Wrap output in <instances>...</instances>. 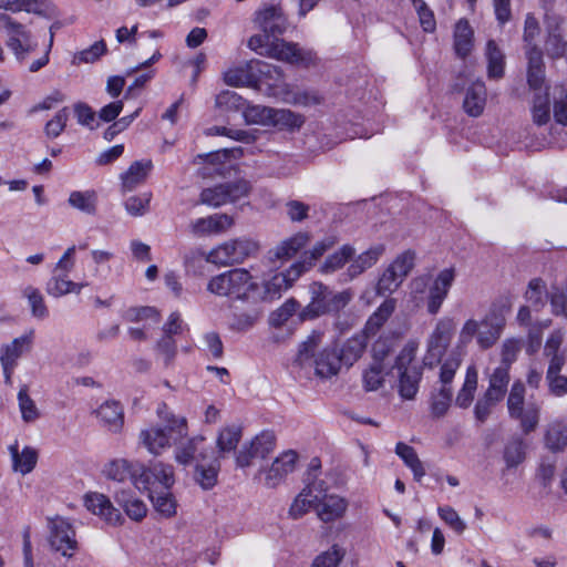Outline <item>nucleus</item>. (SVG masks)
<instances>
[{
  "label": "nucleus",
  "mask_w": 567,
  "mask_h": 567,
  "mask_svg": "<svg viewBox=\"0 0 567 567\" xmlns=\"http://www.w3.org/2000/svg\"><path fill=\"white\" fill-rule=\"evenodd\" d=\"M385 246L383 244H377L371 246L355 258L351 259V264L348 267L349 277L355 278L363 274L367 269L374 266L383 256Z\"/></svg>",
  "instance_id": "nucleus-35"
},
{
  "label": "nucleus",
  "mask_w": 567,
  "mask_h": 567,
  "mask_svg": "<svg viewBox=\"0 0 567 567\" xmlns=\"http://www.w3.org/2000/svg\"><path fill=\"white\" fill-rule=\"evenodd\" d=\"M106 52V44L103 40L93 43L90 48L76 52L72 58V65L82 63H94Z\"/></svg>",
  "instance_id": "nucleus-60"
},
{
  "label": "nucleus",
  "mask_w": 567,
  "mask_h": 567,
  "mask_svg": "<svg viewBox=\"0 0 567 567\" xmlns=\"http://www.w3.org/2000/svg\"><path fill=\"white\" fill-rule=\"evenodd\" d=\"M68 204L86 215H95L97 208V194L94 189L73 190L70 193Z\"/></svg>",
  "instance_id": "nucleus-42"
},
{
  "label": "nucleus",
  "mask_w": 567,
  "mask_h": 567,
  "mask_svg": "<svg viewBox=\"0 0 567 567\" xmlns=\"http://www.w3.org/2000/svg\"><path fill=\"white\" fill-rule=\"evenodd\" d=\"M157 415L165 426H150L140 433L141 443L154 455H161L171 446L172 440L184 439L188 432L186 417L175 415L166 404L158 405Z\"/></svg>",
  "instance_id": "nucleus-3"
},
{
  "label": "nucleus",
  "mask_w": 567,
  "mask_h": 567,
  "mask_svg": "<svg viewBox=\"0 0 567 567\" xmlns=\"http://www.w3.org/2000/svg\"><path fill=\"white\" fill-rule=\"evenodd\" d=\"M504 461L507 467H516L526 457V446L522 439L514 437L507 442L504 449Z\"/></svg>",
  "instance_id": "nucleus-59"
},
{
  "label": "nucleus",
  "mask_w": 567,
  "mask_h": 567,
  "mask_svg": "<svg viewBox=\"0 0 567 567\" xmlns=\"http://www.w3.org/2000/svg\"><path fill=\"white\" fill-rule=\"evenodd\" d=\"M208 450L206 439L202 435H195L186 441L178 439L174 450V458L177 464L189 466L194 462L199 463L205 461Z\"/></svg>",
  "instance_id": "nucleus-24"
},
{
  "label": "nucleus",
  "mask_w": 567,
  "mask_h": 567,
  "mask_svg": "<svg viewBox=\"0 0 567 567\" xmlns=\"http://www.w3.org/2000/svg\"><path fill=\"white\" fill-rule=\"evenodd\" d=\"M399 373V392L403 399L411 400L419 390L421 380V369H408L398 371Z\"/></svg>",
  "instance_id": "nucleus-47"
},
{
  "label": "nucleus",
  "mask_w": 567,
  "mask_h": 567,
  "mask_svg": "<svg viewBox=\"0 0 567 567\" xmlns=\"http://www.w3.org/2000/svg\"><path fill=\"white\" fill-rule=\"evenodd\" d=\"M355 248L349 244L343 245L339 250L334 251L326 258L319 270L323 275H329L341 269L349 260L353 258Z\"/></svg>",
  "instance_id": "nucleus-44"
},
{
  "label": "nucleus",
  "mask_w": 567,
  "mask_h": 567,
  "mask_svg": "<svg viewBox=\"0 0 567 567\" xmlns=\"http://www.w3.org/2000/svg\"><path fill=\"white\" fill-rule=\"evenodd\" d=\"M401 278L391 267H388L377 284V293L384 296L394 292L402 284Z\"/></svg>",
  "instance_id": "nucleus-62"
},
{
  "label": "nucleus",
  "mask_w": 567,
  "mask_h": 567,
  "mask_svg": "<svg viewBox=\"0 0 567 567\" xmlns=\"http://www.w3.org/2000/svg\"><path fill=\"white\" fill-rule=\"evenodd\" d=\"M259 61H251L249 63H245L243 65L229 68L224 72L223 78L227 85L229 86H250L255 82V76L251 73L252 65H258Z\"/></svg>",
  "instance_id": "nucleus-39"
},
{
  "label": "nucleus",
  "mask_w": 567,
  "mask_h": 567,
  "mask_svg": "<svg viewBox=\"0 0 567 567\" xmlns=\"http://www.w3.org/2000/svg\"><path fill=\"white\" fill-rule=\"evenodd\" d=\"M477 370L474 365H470L466 370L465 381L456 396V404L460 408H467L471 405L477 388Z\"/></svg>",
  "instance_id": "nucleus-54"
},
{
  "label": "nucleus",
  "mask_w": 567,
  "mask_h": 567,
  "mask_svg": "<svg viewBox=\"0 0 567 567\" xmlns=\"http://www.w3.org/2000/svg\"><path fill=\"white\" fill-rule=\"evenodd\" d=\"M0 10L27 13L44 20H55L61 16L53 0H0Z\"/></svg>",
  "instance_id": "nucleus-16"
},
{
  "label": "nucleus",
  "mask_w": 567,
  "mask_h": 567,
  "mask_svg": "<svg viewBox=\"0 0 567 567\" xmlns=\"http://www.w3.org/2000/svg\"><path fill=\"white\" fill-rule=\"evenodd\" d=\"M297 461L298 455L295 451L282 452L269 466L258 471L259 476H262L264 485L269 488L280 485L295 471Z\"/></svg>",
  "instance_id": "nucleus-21"
},
{
  "label": "nucleus",
  "mask_w": 567,
  "mask_h": 567,
  "mask_svg": "<svg viewBox=\"0 0 567 567\" xmlns=\"http://www.w3.org/2000/svg\"><path fill=\"white\" fill-rule=\"evenodd\" d=\"M94 413L109 431L117 433L122 430L124 424V409L118 401L106 400Z\"/></svg>",
  "instance_id": "nucleus-31"
},
{
  "label": "nucleus",
  "mask_w": 567,
  "mask_h": 567,
  "mask_svg": "<svg viewBox=\"0 0 567 567\" xmlns=\"http://www.w3.org/2000/svg\"><path fill=\"white\" fill-rule=\"evenodd\" d=\"M310 241V236L306 231H299L289 238L280 241L274 249L269 250L267 258L270 262H286L295 257Z\"/></svg>",
  "instance_id": "nucleus-28"
},
{
  "label": "nucleus",
  "mask_w": 567,
  "mask_h": 567,
  "mask_svg": "<svg viewBox=\"0 0 567 567\" xmlns=\"http://www.w3.org/2000/svg\"><path fill=\"white\" fill-rule=\"evenodd\" d=\"M33 342L34 330L31 329L14 338L11 342L1 346L0 362L7 384L11 383V377L18 365L19 359L32 350Z\"/></svg>",
  "instance_id": "nucleus-14"
},
{
  "label": "nucleus",
  "mask_w": 567,
  "mask_h": 567,
  "mask_svg": "<svg viewBox=\"0 0 567 567\" xmlns=\"http://www.w3.org/2000/svg\"><path fill=\"white\" fill-rule=\"evenodd\" d=\"M74 535L72 526L66 520L62 518L51 520L50 545L65 557H72L76 549Z\"/></svg>",
  "instance_id": "nucleus-25"
},
{
  "label": "nucleus",
  "mask_w": 567,
  "mask_h": 567,
  "mask_svg": "<svg viewBox=\"0 0 567 567\" xmlns=\"http://www.w3.org/2000/svg\"><path fill=\"white\" fill-rule=\"evenodd\" d=\"M234 225V219L227 214H214L193 220L189 228L193 235L213 236L226 233Z\"/></svg>",
  "instance_id": "nucleus-27"
},
{
  "label": "nucleus",
  "mask_w": 567,
  "mask_h": 567,
  "mask_svg": "<svg viewBox=\"0 0 567 567\" xmlns=\"http://www.w3.org/2000/svg\"><path fill=\"white\" fill-rule=\"evenodd\" d=\"M22 296L28 300L32 317L40 320L49 317V309L39 288L29 285L23 288Z\"/></svg>",
  "instance_id": "nucleus-52"
},
{
  "label": "nucleus",
  "mask_w": 567,
  "mask_h": 567,
  "mask_svg": "<svg viewBox=\"0 0 567 567\" xmlns=\"http://www.w3.org/2000/svg\"><path fill=\"white\" fill-rule=\"evenodd\" d=\"M546 284L540 278H534L528 282L525 291V299L536 309H540L545 305Z\"/></svg>",
  "instance_id": "nucleus-61"
},
{
  "label": "nucleus",
  "mask_w": 567,
  "mask_h": 567,
  "mask_svg": "<svg viewBox=\"0 0 567 567\" xmlns=\"http://www.w3.org/2000/svg\"><path fill=\"white\" fill-rule=\"evenodd\" d=\"M456 329V321L453 317L443 316L436 320L432 332L426 340L427 354L425 360L434 359L440 360L454 337Z\"/></svg>",
  "instance_id": "nucleus-15"
},
{
  "label": "nucleus",
  "mask_w": 567,
  "mask_h": 567,
  "mask_svg": "<svg viewBox=\"0 0 567 567\" xmlns=\"http://www.w3.org/2000/svg\"><path fill=\"white\" fill-rule=\"evenodd\" d=\"M525 388L522 382H515L512 385L507 408L509 416L518 420L524 433L533 432L538 423L540 416V404L536 401H525Z\"/></svg>",
  "instance_id": "nucleus-11"
},
{
  "label": "nucleus",
  "mask_w": 567,
  "mask_h": 567,
  "mask_svg": "<svg viewBox=\"0 0 567 567\" xmlns=\"http://www.w3.org/2000/svg\"><path fill=\"white\" fill-rule=\"evenodd\" d=\"M394 309V299L384 300L368 319L365 323V331L369 333H375L383 326V323L391 317Z\"/></svg>",
  "instance_id": "nucleus-55"
},
{
  "label": "nucleus",
  "mask_w": 567,
  "mask_h": 567,
  "mask_svg": "<svg viewBox=\"0 0 567 567\" xmlns=\"http://www.w3.org/2000/svg\"><path fill=\"white\" fill-rule=\"evenodd\" d=\"M11 454L13 470L22 475L30 473L38 461L37 451L30 446H25L21 452H19L17 447L11 446Z\"/></svg>",
  "instance_id": "nucleus-53"
},
{
  "label": "nucleus",
  "mask_w": 567,
  "mask_h": 567,
  "mask_svg": "<svg viewBox=\"0 0 567 567\" xmlns=\"http://www.w3.org/2000/svg\"><path fill=\"white\" fill-rule=\"evenodd\" d=\"M344 557V551L337 545L329 550L318 555L311 567H338Z\"/></svg>",
  "instance_id": "nucleus-64"
},
{
  "label": "nucleus",
  "mask_w": 567,
  "mask_h": 567,
  "mask_svg": "<svg viewBox=\"0 0 567 567\" xmlns=\"http://www.w3.org/2000/svg\"><path fill=\"white\" fill-rule=\"evenodd\" d=\"M260 249L258 241L240 237L227 240L213 248L206 255V261L217 266L243 264L247 258L255 257Z\"/></svg>",
  "instance_id": "nucleus-10"
},
{
  "label": "nucleus",
  "mask_w": 567,
  "mask_h": 567,
  "mask_svg": "<svg viewBox=\"0 0 567 567\" xmlns=\"http://www.w3.org/2000/svg\"><path fill=\"white\" fill-rule=\"evenodd\" d=\"M440 518L456 534L461 535L466 529V523L460 517L457 512L451 506H441L437 508Z\"/></svg>",
  "instance_id": "nucleus-63"
},
{
  "label": "nucleus",
  "mask_w": 567,
  "mask_h": 567,
  "mask_svg": "<svg viewBox=\"0 0 567 567\" xmlns=\"http://www.w3.org/2000/svg\"><path fill=\"white\" fill-rule=\"evenodd\" d=\"M254 25L264 33L275 37L280 35L288 29V19L279 4L264 3L252 16Z\"/></svg>",
  "instance_id": "nucleus-18"
},
{
  "label": "nucleus",
  "mask_w": 567,
  "mask_h": 567,
  "mask_svg": "<svg viewBox=\"0 0 567 567\" xmlns=\"http://www.w3.org/2000/svg\"><path fill=\"white\" fill-rule=\"evenodd\" d=\"M103 474L106 478L116 482H124L128 477L133 480L134 475H138L132 471V465L123 458L109 462L103 468Z\"/></svg>",
  "instance_id": "nucleus-56"
},
{
  "label": "nucleus",
  "mask_w": 567,
  "mask_h": 567,
  "mask_svg": "<svg viewBox=\"0 0 567 567\" xmlns=\"http://www.w3.org/2000/svg\"><path fill=\"white\" fill-rule=\"evenodd\" d=\"M367 347L364 334H355L348 339L339 350V358L343 365L351 367L363 354Z\"/></svg>",
  "instance_id": "nucleus-40"
},
{
  "label": "nucleus",
  "mask_w": 567,
  "mask_h": 567,
  "mask_svg": "<svg viewBox=\"0 0 567 567\" xmlns=\"http://www.w3.org/2000/svg\"><path fill=\"white\" fill-rule=\"evenodd\" d=\"M290 288L285 276L279 272L274 275L264 285H260L259 292L256 293V298L262 303L265 301H272L279 299L286 290Z\"/></svg>",
  "instance_id": "nucleus-41"
},
{
  "label": "nucleus",
  "mask_w": 567,
  "mask_h": 567,
  "mask_svg": "<svg viewBox=\"0 0 567 567\" xmlns=\"http://www.w3.org/2000/svg\"><path fill=\"white\" fill-rule=\"evenodd\" d=\"M419 349V342L416 340H409L398 357L395 358L394 365L390 364V369H396L398 371L408 369H420L415 363V357Z\"/></svg>",
  "instance_id": "nucleus-57"
},
{
  "label": "nucleus",
  "mask_w": 567,
  "mask_h": 567,
  "mask_svg": "<svg viewBox=\"0 0 567 567\" xmlns=\"http://www.w3.org/2000/svg\"><path fill=\"white\" fill-rule=\"evenodd\" d=\"M84 505L89 512L99 516L103 522L112 526H121L124 517L111 502V499L97 492H91L84 496Z\"/></svg>",
  "instance_id": "nucleus-23"
},
{
  "label": "nucleus",
  "mask_w": 567,
  "mask_h": 567,
  "mask_svg": "<svg viewBox=\"0 0 567 567\" xmlns=\"http://www.w3.org/2000/svg\"><path fill=\"white\" fill-rule=\"evenodd\" d=\"M219 468L218 460H214L208 465L199 462L194 470V480L204 491L212 489L217 484Z\"/></svg>",
  "instance_id": "nucleus-46"
},
{
  "label": "nucleus",
  "mask_w": 567,
  "mask_h": 567,
  "mask_svg": "<svg viewBox=\"0 0 567 567\" xmlns=\"http://www.w3.org/2000/svg\"><path fill=\"white\" fill-rule=\"evenodd\" d=\"M248 116H252L254 122H268L279 128L288 130L300 128L305 123V117L301 114L286 109L256 106L250 109Z\"/></svg>",
  "instance_id": "nucleus-20"
},
{
  "label": "nucleus",
  "mask_w": 567,
  "mask_h": 567,
  "mask_svg": "<svg viewBox=\"0 0 567 567\" xmlns=\"http://www.w3.org/2000/svg\"><path fill=\"white\" fill-rule=\"evenodd\" d=\"M512 307V297L502 296L491 303L488 311L481 320L466 319L458 332L457 348L466 347L474 340L481 350L493 348L503 334L506 317Z\"/></svg>",
  "instance_id": "nucleus-1"
},
{
  "label": "nucleus",
  "mask_w": 567,
  "mask_h": 567,
  "mask_svg": "<svg viewBox=\"0 0 567 567\" xmlns=\"http://www.w3.org/2000/svg\"><path fill=\"white\" fill-rule=\"evenodd\" d=\"M548 361L546 372L548 390L554 396H564L567 394V377L560 374V372L566 363V353L555 354L548 358Z\"/></svg>",
  "instance_id": "nucleus-30"
},
{
  "label": "nucleus",
  "mask_w": 567,
  "mask_h": 567,
  "mask_svg": "<svg viewBox=\"0 0 567 567\" xmlns=\"http://www.w3.org/2000/svg\"><path fill=\"white\" fill-rule=\"evenodd\" d=\"M544 444L553 453H558L567 447V423L553 421L547 425Z\"/></svg>",
  "instance_id": "nucleus-37"
},
{
  "label": "nucleus",
  "mask_w": 567,
  "mask_h": 567,
  "mask_svg": "<svg viewBox=\"0 0 567 567\" xmlns=\"http://www.w3.org/2000/svg\"><path fill=\"white\" fill-rule=\"evenodd\" d=\"M249 192L250 184L245 179H238L203 189L199 202L207 206L219 207L239 200Z\"/></svg>",
  "instance_id": "nucleus-13"
},
{
  "label": "nucleus",
  "mask_w": 567,
  "mask_h": 567,
  "mask_svg": "<svg viewBox=\"0 0 567 567\" xmlns=\"http://www.w3.org/2000/svg\"><path fill=\"white\" fill-rule=\"evenodd\" d=\"M262 312L261 302L256 297L245 301L233 302L229 306L227 327L233 332L245 333L258 323Z\"/></svg>",
  "instance_id": "nucleus-12"
},
{
  "label": "nucleus",
  "mask_w": 567,
  "mask_h": 567,
  "mask_svg": "<svg viewBox=\"0 0 567 567\" xmlns=\"http://www.w3.org/2000/svg\"><path fill=\"white\" fill-rule=\"evenodd\" d=\"M207 290L219 297H227L239 302L256 297L260 284L246 268H234L212 277Z\"/></svg>",
  "instance_id": "nucleus-4"
},
{
  "label": "nucleus",
  "mask_w": 567,
  "mask_h": 567,
  "mask_svg": "<svg viewBox=\"0 0 567 567\" xmlns=\"http://www.w3.org/2000/svg\"><path fill=\"white\" fill-rule=\"evenodd\" d=\"M543 92L548 94V118L543 123H534L537 126H543L550 121V105L553 104V116L557 124L567 126V85L557 83L554 85H546Z\"/></svg>",
  "instance_id": "nucleus-26"
},
{
  "label": "nucleus",
  "mask_w": 567,
  "mask_h": 567,
  "mask_svg": "<svg viewBox=\"0 0 567 567\" xmlns=\"http://www.w3.org/2000/svg\"><path fill=\"white\" fill-rule=\"evenodd\" d=\"M153 163L150 159L135 161L120 175L122 193H130L143 185L151 171Z\"/></svg>",
  "instance_id": "nucleus-29"
},
{
  "label": "nucleus",
  "mask_w": 567,
  "mask_h": 567,
  "mask_svg": "<svg viewBox=\"0 0 567 567\" xmlns=\"http://www.w3.org/2000/svg\"><path fill=\"white\" fill-rule=\"evenodd\" d=\"M174 483V467L162 462L154 463L147 468H142L138 475L133 476V484L137 489H157L156 484H159L165 489H171Z\"/></svg>",
  "instance_id": "nucleus-19"
},
{
  "label": "nucleus",
  "mask_w": 567,
  "mask_h": 567,
  "mask_svg": "<svg viewBox=\"0 0 567 567\" xmlns=\"http://www.w3.org/2000/svg\"><path fill=\"white\" fill-rule=\"evenodd\" d=\"M455 278L456 271L452 267L442 269L435 277H415L410 282V296L417 306L424 303L430 316H435L447 299Z\"/></svg>",
  "instance_id": "nucleus-2"
},
{
  "label": "nucleus",
  "mask_w": 567,
  "mask_h": 567,
  "mask_svg": "<svg viewBox=\"0 0 567 567\" xmlns=\"http://www.w3.org/2000/svg\"><path fill=\"white\" fill-rule=\"evenodd\" d=\"M148 497L156 511L162 517L171 518L177 513V502L169 489H146Z\"/></svg>",
  "instance_id": "nucleus-38"
},
{
  "label": "nucleus",
  "mask_w": 567,
  "mask_h": 567,
  "mask_svg": "<svg viewBox=\"0 0 567 567\" xmlns=\"http://www.w3.org/2000/svg\"><path fill=\"white\" fill-rule=\"evenodd\" d=\"M152 200V193L144 192L137 195L130 196L124 200V208L126 213L132 217H142L150 210V204Z\"/></svg>",
  "instance_id": "nucleus-58"
},
{
  "label": "nucleus",
  "mask_w": 567,
  "mask_h": 567,
  "mask_svg": "<svg viewBox=\"0 0 567 567\" xmlns=\"http://www.w3.org/2000/svg\"><path fill=\"white\" fill-rule=\"evenodd\" d=\"M486 87L484 82H473L465 92L463 109L465 113L472 117L480 116L486 105Z\"/></svg>",
  "instance_id": "nucleus-34"
},
{
  "label": "nucleus",
  "mask_w": 567,
  "mask_h": 567,
  "mask_svg": "<svg viewBox=\"0 0 567 567\" xmlns=\"http://www.w3.org/2000/svg\"><path fill=\"white\" fill-rule=\"evenodd\" d=\"M69 274L53 272L45 285V291L53 298H61L69 293H80L87 282H74L68 278Z\"/></svg>",
  "instance_id": "nucleus-33"
},
{
  "label": "nucleus",
  "mask_w": 567,
  "mask_h": 567,
  "mask_svg": "<svg viewBox=\"0 0 567 567\" xmlns=\"http://www.w3.org/2000/svg\"><path fill=\"white\" fill-rule=\"evenodd\" d=\"M310 301L301 310V320H312L329 313H337L351 301L348 290L333 291L321 282H312L309 287Z\"/></svg>",
  "instance_id": "nucleus-8"
},
{
  "label": "nucleus",
  "mask_w": 567,
  "mask_h": 567,
  "mask_svg": "<svg viewBox=\"0 0 567 567\" xmlns=\"http://www.w3.org/2000/svg\"><path fill=\"white\" fill-rule=\"evenodd\" d=\"M473 48V30L466 20L461 19L455 24L454 49L458 56L465 58Z\"/></svg>",
  "instance_id": "nucleus-45"
},
{
  "label": "nucleus",
  "mask_w": 567,
  "mask_h": 567,
  "mask_svg": "<svg viewBox=\"0 0 567 567\" xmlns=\"http://www.w3.org/2000/svg\"><path fill=\"white\" fill-rule=\"evenodd\" d=\"M485 55L487 59V74L489 79H501L504 75L505 59L495 41L489 40L486 44Z\"/></svg>",
  "instance_id": "nucleus-49"
},
{
  "label": "nucleus",
  "mask_w": 567,
  "mask_h": 567,
  "mask_svg": "<svg viewBox=\"0 0 567 567\" xmlns=\"http://www.w3.org/2000/svg\"><path fill=\"white\" fill-rule=\"evenodd\" d=\"M508 382V368L497 367L489 378V385L485 393L488 394V398H494V400L502 401L503 398L505 396Z\"/></svg>",
  "instance_id": "nucleus-50"
},
{
  "label": "nucleus",
  "mask_w": 567,
  "mask_h": 567,
  "mask_svg": "<svg viewBox=\"0 0 567 567\" xmlns=\"http://www.w3.org/2000/svg\"><path fill=\"white\" fill-rule=\"evenodd\" d=\"M395 453L402 458L404 464L412 471L414 480L420 482L425 475V470L420 461L415 450L402 442L395 446Z\"/></svg>",
  "instance_id": "nucleus-48"
},
{
  "label": "nucleus",
  "mask_w": 567,
  "mask_h": 567,
  "mask_svg": "<svg viewBox=\"0 0 567 567\" xmlns=\"http://www.w3.org/2000/svg\"><path fill=\"white\" fill-rule=\"evenodd\" d=\"M390 363L372 361L363 372V386L367 391H377L382 388L385 377L390 373Z\"/></svg>",
  "instance_id": "nucleus-43"
},
{
  "label": "nucleus",
  "mask_w": 567,
  "mask_h": 567,
  "mask_svg": "<svg viewBox=\"0 0 567 567\" xmlns=\"http://www.w3.org/2000/svg\"><path fill=\"white\" fill-rule=\"evenodd\" d=\"M317 504L318 517L324 523L342 517L348 507L347 499L338 495L323 496Z\"/></svg>",
  "instance_id": "nucleus-36"
},
{
  "label": "nucleus",
  "mask_w": 567,
  "mask_h": 567,
  "mask_svg": "<svg viewBox=\"0 0 567 567\" xmlns=\"http://www.w3.org/2000/svg\"><path fill=\"white\" fill-rule=\"evenodd\" d=\"M259 73L265 78L274 79L275 83L268 84V94L277 100L298 106H316L322 103V95L313 89H299L284 81L282 70L267 62H258Z\"/></svg>",
  "instance_id": "nucleus-5"
},
{
  "label": "nucleus",
  "mask_w": 567,
  "mask_h": 567,
  "mask_svg": "<svg viewBox=\"0 0 567 567\" xmlns=\"http://www.w3.org/2000/svg\"><path fill=\"white\" fill-rule=\"evenodd\" d=\"M10 11L0 10V32L6 31L7 48L13 54L16 61L24 63L28 56L37 49L38 42L28 27L12 17Z\"/></svg>",
  "instance_id": "nucleus-9"
},
{
  "label": "nucleus",
  "mask_w": 567,
  "mask_h": 567,
  "mask_svg": "<svg viewBox=\"0 0 567 567\" xmlns=\"http://www.w3.org/2000/svg\"><path fill=\"white\" fill-rule=\"evenodd\" d=\"M243 435L241 426L227 425L224 426L217 436L216 445L220 454L235 451Z\"/></svg>",
  "instance_id": "nucleus-51"
},
{
  "label": "nucleus",
  "mask_w": 567,
  "mask_h": 567,
  "mask_svg": "<svg viewBox=\"0 0 567 567\" xmlns=\"http://www.w3.org/2000/svg\"><path fill=\"white\" fill-rule=\"evenodd\" d=\"M114 498L130 519L141 522L146 517L148 511L146 504L132 491L121 489L115 493Z\"/></svg>",
  "instance_id": "nucleus-32"
},
{
  "label": "nucleus",
  "mask_w": 567,
  "mask_h": 567,
  "mask_svg": "<svg viewBox=\"0 0 567 567\" xmlns=\"http://www.w3.org/2000/svg\"><path fill=\"white\" fill-rule=\"evenodd\" d=\"M267 58L300 66H309L317 60L312 50L300 48L297 43L287 42L279 38L272 40V47Z\"/></svg>",
  "instance_id": "nucleus-17"
},
{
  "label": "nucleus",
  "mask_w": 567,
  "mask_h": 567,
  "mask_svg": "<svg viewBox=\"0 0 567 567\" xmlns=\"http://www.w3.org/2000/svg\"><path fill=\"white\" fill-rule=\"evenodd\" d=\"M276 439L271 432H261L248 444H244L236 454L239 467L250 466L255 458H266L275 449Z\"/></svg>",
  "instance_id": "nucleus-22"
},
{
  "label": "nucleus",
  "mask_w": 567,
  "mask_h": 567,
  "mask_svg": "<svg viewBox=\"0 0 567 567\" xmlns=\"http://www.w3.org/2000/svg\"><path fill=\"white\" fill-rule=\"evenodd\" d=\"M528 60L527 82L533 91L530 101V115L533 123H543L548 118V94L545 89V71L543 52L537 45L526 48Z\"/></svg>",
  "instance_id": "nucleus-6"
},
{
  "label": "nucleus",
  "mask_w": 567,
  "mask_h": 567,
  "mask_svg": "<svg viewBox=\"0 0 567 567\" xmlns=\"http://www.w3.org/2000/svg\"><path fill=\"white\" fill-rule=\"evenodd\" d=\"M322 334L313 332L301 344L297 361L301 367L313 365L315 373L319 378L329 379L337 375L343 365L339 358V350L337 348H326L315 355V350L321 342Z\"/></svg>",
  "instance_id": "nucleus-7"
}]
</instances>
